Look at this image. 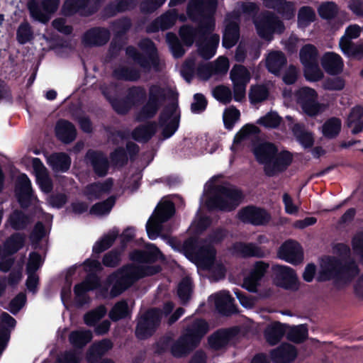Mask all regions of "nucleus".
<instances>
[{
    "label": "nucleus",
    "mask_w": 363,
    "mask_h": 363,
    "mask_svg": "<svg viewBox=\"0 0 363 363\" xmlns=\"http://www.w3.org/2000/svg\"><path fill=\"white\" fill-rule=\"evenodd\" d=\"M160 255V251L153 245H148L145 252H133L130 255L133 264L110 277L109 282L113 285L111 295L113 296L118 295L140 278L159 272L160 267L149 266L147 264L157 259Z\"/></svg>",
    "instance_id": "nucleus-1"
},
{
    "label": "nucleus",
    "mask_w": 363,
    "mask_h": 363,
    "mask_svg": "<svg viewBox=\"0 0 363 363\" xmlns=\"http://www.w3.org/2000/svg\"><path fill=\"white\" fill-rule=\"evenodd\" d=\"M225 235L223 230H217L208 239L201 241L194 249L196 264L201 268L208 269L216 280L224 277L225 269L222 263L215 259L213 245L221 241Z\"/></svg>",
    "instance_id": "nucleus-2"
},
{
    "label": "nucleus",
    "mask_w": 363,
    "mask_h": 363,
    "mask_svg": "<svg viewBox=\"0 0 363 363\" xmlns=\"http://www.w3.org/2000/svg\"><path fill=\"white\" fill-rule=\"evenodd\" d=\"M216 178H212L205 185V193L203 200L208 199L206 204L209 208H218L223 211H231L236 208L242 201V194L234 186H216L214 181Z\"/></svg>",
    "instance_id": "nucleus-3"
},
{
    "label": "nucleus",
    "mask_w": 363,
    "mask_h": 363,
    "mask_svg": "<svg viewBox=\"0 0 363 363\" xmlns=\"http://www.w3.org/2000/svg\"><path fill=\"white\" fill-rule=\"evenodd\" d=\"M253 152L257 160L264 165L269 176H273L284 170L291 162L292 157L289 152L277 153V149L271 143H264L256 145Z\"/></svg>",
    "instance_id": "nucleus-4"
},
{
    "label": "nucleus",
    "mask_w": 363,
    "mask_h": 363,
    "mask_svg": "<svg viewBox=\"0 0 363 363\" xmlns=\"http://www.w3.org/2000/svg\"><path fill=\"white\" fill-rule=\"evenodd\" d=\"M208 330V325L204 320L194 321L185 330L179 340L174 344L172 347V354L177 357L186 354L198 345Z\"/></svg>",
    "instance_id": "nucleus-5"
},
{
    "label": "nucleus",
    "mask_w": 363,
    "mask_h": 363,
    "mask_svg": "<svg viewBox=\"0 0 363 363\" xmlns=\"http://www.w3.org/2000/svg\"><path fill=\"white\" fill-rule=\"evenodd\" d=\"M174 213V207L172 202L162 201L158 204L146 225L147 233L150 239L154 240L158 237L162 223L169 219Z\"/></svg>",
    "instance_id": "nucleus-6"
},
{
    "label": "nucleus",
    "mask_w": 363,
    "mask_h": 363,
    "mask_svg": "<svg viewBox=\"0 0 363 363\" xmlns=\"http://www.w3.org/2000/svg\"><path fill=\"white\" fill-rule=\"evenodd\" d=\"M357 272L354 264L351 267H342L338 259L332 257L322 259L319 271V279L327 280L344 274L354 275Z\"/></svg>",
    "instance_id": "nucleus-7"
},
{
    "label": "nucleus",
    "mask_w": 363,
    "mask_h": 363,
    "mask_svg": "<svg viewBox=\"0 0 363 363\" xmlns=\"http://www.w3.org/2000/svg\"><path fill=\"white\" fill-rule=\"evenodd\" d=\"M296 101L301 106L303 111L308 116H315L323 109V106L318 103L316 91L309 87L300 89L296 94Z\"/></svg>",
    "instance_id": "nucleus-8"
},
{
    "label": "nucleus",
    "mask_w": 363,
    "mask_h": 363,
    "mask_svg": "<svg viewBox=\"0 0 363 363\" xmlns=\"http://www.w3.org/2000/svg\"><path fill=\"white\" fill-rule=\"evenodd\" d=\"M162 317L161 313L156 309L147 311L138 321L136 335L140 339L150 336L155 330Z\"/></svg>",
    "instance_id": "nucleus-9"
},
{
    "label": "nucleus",
    "mask_w": 363,
    "mask_h": 363,
    "mask_svg": "<svg viewBox=\"0 0 363 363\" xmlns=\"http://www.w3.org/2000/svg\"><path fill=\"white\" fill-rule=\"evenodd\" d=\"M58 4V0H44L41 4L35 0H30L28 2V9L33 18L45 23L50 19L51 13L57 10Z\"/></svg>",
    "instance_id": "nucleus-10"
},
{
    "label": "nucleus",
    "mask_w": 363,
    "mask_h": 363,
    "mask_svg": "<svg viewBox=\"0 0 363 363\" xmlns=\"http://www.w3.org/2000/svg\"><path fill=\"white\" fill-rule=\"evenodd\" d=\"M230 78L234 85V98L240 101L245 95V86L250 82V74L248 70L241 66H235L230 72Z\"/></svg>",
    "instance_id": "nucleus-11"
},
{
    "label": "nucleus",
    "mask_w": 363,
    "mask_h": 363,
    "mask_svg": "<svg viewBox=\"0 0 363 363\" xmlns=\"http://www.w3.org/2000/svg\"><path fill=\"white\" fill-rule=\"evenodd\" d=\"M179 113L176 104L171 105L165 109L160 117V126L164 138H168L177 130L179 126Z\"/></svg>",
    "instance_id": "nucleus-12"
},
{
    "label": "nucleus",
    "mask_w": 363,
    "mask_h": 363,
    "mask_svg": "<svg viewBox=\"0 0 363 363\" xmlns=\"http://www.w3.org/2000/svg\"><path fill=\"white\" fill-rule=\"evenodd\" d=\"M269 267L268 264L259 261L250 268L249 273L244 278L242 286L250 292H256L260 280L264 277Z\"/></svg>",
    "instance_id": "nucleus-13"
},
{
    "label": "nucleus",
    "mask_w": 363,
    "mask_h": 363,
    "mask_svg": "<svg viewBox=\"0 0 363 363\" xmlns=\"http://www.w3.org/2000/svg\"><path fill=\"white\" fill-rule=\"evenodd\" d=\"M258 34L268 40L272 39L274 33H281L284 30L282 23L273 16H263L259 21H255Z\"/></svg>",
    "instance_id": "nucleus-14"
},
{
    "label": "nucleus",
    "mask_w": 363,
    "mask_h": 363,
    "mask_svg": "<svg viewBox=\"0 0 363 363\" xmlns=\"http://www.w3.org/2000/svg\"><path fill=\"white\" fill-rule=\"evenodd\" d=\"M273 271L277 285L287 289L298 288L297 276L291 268L287 266L274 265Z\"/></svg>",
    "instance_id": "nucleus-15"
},
{
    "label": "nucleus",
    "mask_w": 363,
    "mask_h": 363,
    "mask_svg": "<svg viewBox=\"0 0 363 363\" xmlns=\"http://www.w3.org/2000/svg\"><path fill=\"white\" fill-rule=\"evenodd\" d=\"M278 257L289 263L297 264L303 261V250L298 242L289 240L280 247Z\"/></svg>",
    "instance_id": "nucleus-16"
},
{
    "label": "nucleus",
    "mask_w": 363,
    "mask_h": 363,
    "mask_svg": "<svg viewBox=\"0 0 363 363\" xmlns=\"http://www.w3.org/2000/svg\"><path fill=\"white\" fill-rule=\"evenodd\" d=\"M239 218L243 222L261 225L269 221V215L264 210L253 206L247 207L238 213Z\"/></svg>",
    "instance_id": "nucleus-17"
},
{
    "label": "nucleus",
    "mask_w": 363,
    "mask_h": 363,
    "mask_svg": "<svg viewBox=\"0 0 363 363\" xmlns=\"http://www.w3.org/2000/svg\"><path fill=\"white\" fill-rule=\"evenodd\" d=\"M163 96V91L160 87L152 86L150 90V100L139 113L138 119L143 120L154 116L157 110L158 103Z\"/></svg>",
    "instance_id": "nucleus-18"
},
{
    "label": "nucleus",
    "mask_w": 363,
    "mask_h": 363,
    "mask_svg": "<svg viewBox=\"0 0 363 363\" xmlns=\"http://www.w3.org/2000/svg\"><path fill=\"white\" fill-rule=\"evenodd\" d=\"M33 168L36 177V182L41 190L48 193L52 190V185L47 169L38 158L32 160Z\"/></svg>",
    "instance_id": "nucleus-19"
},
{
    "label": "nucleus",
    "mask_w": 363,
    "mask_h": 363,
    "mask_svg": "<svg viewBox=\"0 0 363 363\" xmlns=\"http://www.w3.org/2000/svg\"><path fill=\"white\" fill-rule=\"evenodd\" d=\"M321 65L325 72L330 74L340 73L344 67L342 57L334 52H326L321 57Z\"/></svg>",
    "instance_id": "nucleus-20"
},
{
    "label": "nucleus",
    "mask_w": 363,
    "mask_h": 363,
    "mask_svg": "<svg viewBox=\"0 0 363 363\" xmlns=\"http://www.w3.org/2000/svg\"><path fill=\"white\" fill-rule=\"evenodd\" d=\"M145 91L139 87H134L129 91L128 102L121 101H111L113 108L119 113H125L130 107V105L145 96Z\"/></svg>",
    "instance_id": "nucleus-21"
},
{
    "label": "nucleus",
    "mask_w": 363,
    "mask_h": 363,
    "mask_svg": "<svg viewBox=\"0 0 363 363\" xmlns=\"http://www.w3.org/2000/svg\"><path fill=\"white\" fill-rule=\"evenodd\" d=\"M113 186V182L111 179L104 183L93 184L86 186L84 190V195L89 200H95L108 194Z\"/></svg>",
    "instance_id": "nucleus-22"
},
{
    "label": "nucleus",
    "mask_w": 363,
    "mask_h": 363,
    "mask_svg": "<svg viewBox=\"0 0 363 363\" xmlns=\"http://www.w3.org/2000/svg\"><path fill=\"white\" fill-rule=\"evenodd\" d=\"M16 193L22 206H26L27 200L31 198V183L27 175L22 174L18 177Z\"/></svg>",
    "instance_id": "nucleus-23"
},
{
    "label": "nucleus",
    "mask_w": 363,
    "mask_h": 363,
    "mask_svg": "<svg viewBox=\"0 0 363 363\" xmlns=\"http://www.w3.org/2000/svg\"><path fill=\"white\" fill-rule=\"evenodd\" d=\"M297 355L295 347L289 344H283L272 353V359L277 363H289Z\"/></svg>",
    "instance_id": "nucleus-24"
},
{
    "label": "nucleus",
    "mask_w": 363,
    "mask_h": 363,
    "mask_svg": "<svg viewBox=\"0 0 363 363\" xmlns=\"http://www.w3.org/2000/svg\"><path fill=\"white\" fill-rule=\"evenodd\" d=\"M56 136L65 143L73 141L76 137V130L73 125L65 120L59 121L55 126Z\"/></svg>",
    "instance_id": "nucleus-25"
},
{
    "label": "nucleus",
    "mask_w": 363,
    "mask_h": 363,
    "mask_svg": "<svg viewBox=\"0 0 363 363\" xmlns=\"http://www.w3.org/2000/svg\"><path fill=\"white\" fill-rule=\"evenodd\" d=\"M213 301L216 308L223 313L228 314L233 311V298L227 291H220L213 294L209 298Z\"/></svg>",
    "instance_id": "nucleus-26"
},
{
    "label": "nucleus",
    "mask_w": 363,
    "mask_h": 363,
    "mask_svg": "<svg viewBox=\"0 0 363 363\" xmlns=\"http://www.w3.org/2000/svg\"><path fill=\"white\" fill-rule=\"evenodd\" d=\"M339 45L342 52L348 57L357 60L363 58V41L353 44L346 38H343L340 40Z\"/></svg>",
    "instance_id": "nucleus-27"
},
{
    "label": "nucleus",
    "mask_w": 363,
    "mask_h": 363,
    "mask_svg": "<svg viewBox=\"0 0 363 363\" xmlns=\"http://www.w3.org/2000/svg\"><path fill=\"white\" fill-rule=\"evenodd\" d=\"M287 326L278 322L271 323L264 331V337L271 345H275L286 331Z\"/></svg>",
    "instance_id": "nucleus-28"
},
{
    "label": "nucleus",
    "mask_w": 363,
    "mask_h": 363,
    "mask_svg": "<svg viewBox=\"0 0 363 363\" xmlns=\"http://www.w3.org/2000/svg\"><path fill=\"white\" fill-rule=\"evenodd\" d=\"M87 160L91 162L93 168L99 176H104L108 170V162L103 154L96 152H89L86 155Z\"/></svg>",
    "instance_id": "nucleus-29"
},
{
    "label": "nucleus",
    "mask_w": 363,
    "mask_h": 363,
    "mask_svg": "<svg viewBox=\"0 0 363 363\" xmlns=\"http://www.w3.org/2000/svg\"><path fill=\"white\" fill-rule=\"evenodd\" d=\"M48 164L54 171H67L71 164L70 158L65 153H55L47 157Z\"/></svg>",
    "instance_id": "nucleus-30"
},
{
    "label": "nucleus",
    "mask_w": 363,
    "mask_h": 363,
    "mask_svg": "<svg viewBox=\"0 0 363 363\" xmlns=\"http://www.w3.org/2000/svg\"><path fill=\"white\" fill-rule=\"evenodd\" d=\"M233 335V330H222L213 333L208 339L211 347L218 350L225 347L231 340Z\"/></svg>",
    "instance_id": "nucleus-31"
},
{
    "label": "nucleus",
    "mask_w": 363,
    "mask_h": 363,
    "mask_svg": "<svg viewBox=\"0 0 363 363\" xmlns=\"http://www.w3.org/2000/svg\"><path fill=\"white\" fill-rule=\"evenodd\" d=\"M239 38L238 27L236 22L226 23L223 45L226 48H230L235 45Z\"/></svg>",
    "instance_id": "nucleus-32"
},
{
    "label": "nucleus",
    "mask_w": 363,
    "mask_h": 363,
    "mask_svg": "<svg viewBox=\"0 0 363 363\" xmlns=\"http://www.w3.org/2000/svg\"><path fill=\"white\" fill-rule=\"evenodd\" d=\"M264 2L266 6L276 9L286 19L294 16L295 9L290 3L284 2L282 0H264Z\"/></svg>",
    "instance_id": "nucleus-33"
},
{
    "label": "nucleus",
    "mask_w": 363,
    "mask_h": 363,
    "mask_svg": "<svg viewBox=\"0 0 363 363\" xmlns=\"http://www.w3.org/2000/svg\"><path fill=\"white\" fill-rule=\"evenodd\" d=\"M286 60L281 52H272L267 57V67L269 72L275 74H278L281 67L286 64Z\"/></svg>",
    "instance_id": "nucleus-34"
},
{
    "label": "nucleus",
    "mask_w": 363,
    "mask_h": 363,
    "mask_svg": "<svg viewBox=\"0 0 363 363\" xmlns=\"http://www.w3.org/2000/svg\"><path fill=\"white\" fill-rule=\"evenodd\" d=\"M363 108L360 106L352 109L347 119V125L353 133L363 131Z\"/></svg>",
    "instance_id": "nucleus-35"
},
{
    "label": "nucleus",
    "mask_w": 363,
    "mask_h": 363,
    "mask_svg": "<svg viewBox=\"0 0 363 363\" xmlns=\"http://www.w3.org/2000/svg\"><path fill=\"white\" fill-rule=\"evenodd\" d=\"M108 39V33L106 30L93 29L87 32L84 37V41L87 45H101Z\"/></svg>",
    "instance_id": "nucleus-36"
},
{
    "label": "nucleus",
    "mask_w": 363,
    "mask_h": 363,
    "mask_svg": "<svg viewBox=\"0 0 363 363\" xmlns=\"http://www.w3.org/2000/svg\"><path fill=\"white\" fill-rule=\"evenodd\" d=\"M235 251L243 256L264 257L266 252L255 244L237 243L234 246Z\"/></svg>",
    "instance_id": "nucleus-37"
},
{
    "label": "nucleus",
    "mask_w": 363,
    "mask_h": 363,
    "mask_svg": "<svg viewBox=\"0 0 363 363\" xmlns=\"http://www.w3.org/2000/svg\"><path fill=\"white\" fill-rule=\"evenodd\" d=\"M299 57L300 60L304 67L316 62L318 51L314 45L307 44L303 46L300 50Z\"/></svg>",
    "instance_id": "nucleus-38"
},
{
    "label": "nucleus",
    "mask_w": 363,
    "mask_h": 363,
    "mask_svg": "<svg viewBox=\"0 0 363 363\" xmlns=\"http://www.w3.org/2000/svg\"><path fill=\"white\" fill-rule=\"evenodd\" d=\"M259 133V129L254 125H246L243 126L235 135L234 145L241 143L244 141L252 140Z\"/></svg>",
    "instance_id": "nucleus-39"
},
{
    "label": "nucleus",
    "mask_w": 363,
    "mask_h": 363,
    "mask_svg": "<svg viewBox=\"0 0 363 363\" xmlns=\"http://www.w3.org/2000/svg\"><path fill=\"white\" fill-rule=\"evenodd\" d=\"M341 129V121L336 118H332L328 120L323 125V134L329 138L335 137L338 135Z\"/></svg>",
    "instance_id": "nucleus-40"
},
{
    "label": "nucleus",
    "mask_w": 363,
    "mask_h": 363,
    "mask_svg": "<svg viewBox=\"0 0 363 363\" xmlns=\"http://www.w3.org/2000/svg\"><path fill=\"white\" fill-rule=\"evenodd\" d=\"M218 43L219 36L218 35H212L208 43L202 45L199 47V52L201 56L206 59L214 56Z\"/></svg>",
    "instance_id": "nucleus-41"
},
{
    "label": "nucleus",
    "mask_w": 363,
    "mask_h": 363,
    "mask_svg": "<svg viewBox=\"0 0 363 363\" xmlns=\"http://www.w3.org/2000/svg\"><path fill=\"white\" fill-rule=\"evenodd\" d=\"M115 203L113 197H110L104 202L94 204L90 209V213L94 216H100L108 214Z\"/></svg>",
    "instance_id": "nucleus-42"
},
{
    "label": "nucleus",
    "mask_w": 363,
    "mask_h": 363,
    "mask_svg": "<svg viewBox=\"0 0 363 363\" xmlns=\"http://www.w3.org/2000/svg\"><path fill=\"white\" fill-rule=\"evenodd\" d=\"M257 124L267 128H275L281 123V118L276 112H269L257 120Z\"/></svg>",
    "instance_id": "nucleus-43"
},
{
    "label": "nucleus",
    "mask_w": 363,
    "mask_h": 363,
    "mask_svg": "<svg viewBox=\"0 0 363 363\" xmlns=\"http://www.w3.org/2000/svg\"><path fill=\"white\" fill-rule=\"evenodd\" d=\"M118 231L113 230L107 235L104 236L101 240L98 241L93 247V250L96 253H100L108 248L116 238Z\"/></svg>",
    "instance_id": "nucleus-44"
},
{
    "label": "nucleus",
    "mask_w": 363,
    "mask_h": 363,
    "mask_svg": "<svg viewBox=\"0 0 363 363\" xmlns=\"http://www.w3.org/2000/svg\"><path fill=\"white\" fill-rule=\"evenodd\" d=\"M304 76L309 82H318L323 78V72L316 62L304 66Z\"/></svg>",
    "instance_id": "nucleus-45"
},
{
    "label": "nucleus",
    "mask_w": 363,
    "mask_h": 363,
    "mask_svg": "<svg viewBox=\"0 0 363 363\" xmlns=\"http://www.w3.org/2000/svg\"><path fill=\"white\" fill-rule=\"evenodd\" d=\"M91 339V333L87 330L72 332L69 336L72 344L77 347H82L88 343Z\"/></svg>",
    "instance_id": "nucleus-46"
},
{
    "label": "nucleus",
    "mask_w": 363,
    "mask_h": 363,
    "mask_svg": "<svg viewBox=\"0 0 363 363\" xmlns=\"http://www.w3.org/2000/svg\"><path fill=\"white\" fill-rule=\"evenodd\" d=\"M288 338L295 342H300L308 336V329L304 325L294 326L290 328L287 334Z\"/></svg>",
    "instance_id": "nucleus-47"
},
{
    "label": "nucleus",
    "mask_w": 363,
    "mask_h": 363,
    "mask_svg": "<svg viewBox=\"0 0 363 363\" xmlns=\"http://www.w3.org/2000/svg\"><path fill=\"white\" fill-rule=\"evenodd\" d=\"M318 11L321 18L330 19L335 17L337 12V5L331 1L322 4L318 9Z\"/></svg>",
    "instance_id": "nucleus-48"
},
{
    "label": "nucleus",
    "mask_w": 363,
    "mask_h": 363,
    "mask_svg": "<svg viewBox=\"0 0 363 363\" xmlns=\"http://www.w3.org/2000/svg\"><path fill=\"white\" fill-rule=\"evenodd\" d=\"M155 125H147L135 129L133 133V138L138 141H145L151 138L155 132Z\"/></svg>",
    "instance_id": "nucleus-49"
},
{
    "label": "nucleus",
    "mask_w": 363,
    "mask_h": 363,
    "mask_svg": "<svg viewBox=\"0 0 363 363\" xmlns=\"http://www.w3.org/2000/svg\"><path fill=\"white\" fill-rule=\"evenodd\" d=\"M97 285V278L94 276H89L84 282L75 286V294L77 296H82L85 292L96 288Z\"/></svg>",
    "instance_id": "nucleus-50"
},
{
    "label": "nucleus",
    "mask_w": 363,
    "mask_h": 363,
    "mask_svg": "<svg viewBox=\"0 0 363 363\" xmlns=\"http://www.w3.org/2000/svg\"><path fill=\"white\" fill-rule=\"evenodd\" d=\"M223 118L225 128L231 129L240 118V111L234 107H230L225 109Z\"/></svg>",
    "instance_id": "nucleus-51"
},
{
    "label": "nucleus",
    "mask_w": 363,
    "mask_h": 363,
    "mask_svg": "<svg viewBox=\"0 0 363 363\" xmlns=\"http://www.w3.org/2000/svg\"><path fill=\"white\" fill-rule=\"evenodd\" d=\"M314 11L309 7L302 8L298 13V22L301 28L307 26L315 20Z\"/></svg>",
    "instance_id": "nucleus-52"
},
{
    "label": "nucleus",
    "mask_w": 363,
    "mask_h": 363,
    "mask_svg": "<svg viewBox=\"0 0 363 363\" xmlns=\"http://www.w3.org/2000/svg\"><path fill=\"white\" fill-rule=\"evenodd\" d=\"M106 313V308L104 306H99L96 310L92 311L84 315V322L87 325H94L97 321L103 318Z\"/></svg>",
    "instance_id": "nucleus-53"
},
{
    "label": "nucleus",
    "mask_w": 363,
    "mask_h": 363,
    "mask_svg": "<svg viewBox=\"0 0 363 363\" xmlns=\"http://www.w3.org/2000/svg\"><path fill=\"white\" fill-rule=\"evenodd\" d=\"M128 314V305L125 301L118 302L115 305L109 313L110 318L113 320H117L125 318Z\"/></svg>",
    "instance_id": "nucleus-54"
},
{
    "label": "nucleus",
    "mask_w": 363,
    "mask_h": 363,
    "mask_svg": "<svg viewBox=\"0 0 363 363\" xmlns=\"http://www.w3.org/2000/svg\"><path fill=\"white\" fill-rule=\"evenodd\" d=\"M191 280L188 277L183 279L179 284L177 293L179 298L183 302L186 301L190 297L191 291Z\"/></svg>",
    "instance_id": "nucleus-55"
},
{
    "label": "nucleus",
    "mask_w": 363,
    "mask_h": 363,
    "mask_svg": "<svg viewBox=\"0 0 363 363\" xmlns=\"http://www.w3.org/2000/svg\"><path fill=\"white\" fill-rule=\"evenodd\" d=\"M213 96L219 101L227 104L232 99L231 91L229 88L224 86H218L213 90Z\"/></svg>",
    "instance_id": "nucleus-56"
},
{
    "label": "nucleus",
    "mask_w": 363,
    "mask_h": 363,
    "mask_svg": "<svg viewBox=\"0 0 363 363\" xmlns=\"http://www.w3.org/2000/svg\"><path fill=\"white\" fill-rule=\"evenodd\" d=\"M23 244V238L20 235H14L9 240L6 241L4 252L13 253L22 247Z\"/></svg>",
    "instance_id": "nucleus-57"
},
{
    "label": "nucleus",
    "mask_w": 363,
    "mask_h": 363,
    "mask_svg": "<svg viewBox=\"0 0 363 363\" xmlns=\"http://www.w3.org/2000/svg\"><path fill=\"white\" fill-rule=\"evenodd\" d=\"M167 40L171 48L172 54L175 57H179L183 55L184 50L175 35L172 33H167Z\"/></svg>",
    "instance_id": "nucleus-58"
},
{
    "label": "nucleus",
    "mask_w": 363,
    "mask_h": 363,
    "mask_svg": "<svg viewBox=\"0 0 363 363\" xmlns=\"http://www.w3.org/2000/svg\"><path fill=\"white\" fill-rule=\"evenodd\" d=\"M177 19V16L175 12L169 13L161 16L157 21L158 28L166 30L172 26Z\"/></svg>",
    "instance_id": "nucleus-59"
},
{
    "label": "nucleus",
    "mask_w": 363,
    "mask_h": 363,
    "mask_svg": "<svg viewBox=\"0 0 363 363\" xmlns=\"http://www.w3.org/2000/svg\"><path fill=\"white\" fill-rule=\"evenodd\" d=\"M352 250L354 255L363 262V230L353 238Z\"/></svg>",
    "instance_id": "nucleus-60"
},
{
    "label": "nucleus",
    "mask_w": 363,
    "mask_h": 363,
    "mask_svg": "<svg viewBox=\"0 0 363 363\" xmlns=\"http://www.w3.org/2000/svg\"><path fill=\"white\" fill-rule=\"evenodd\" d=\"M268 91L265 86H257L251 89L250 98L252 102L257 103L267 99Z\"/></svg>",
    "instance_id": "nucleus-61"
},
{
    "label": "nucleus",
    "mask_w": 363,
    "mask_h": 363,
    "mask_svg": "<svg viewBox=\"0 0 363 363\" xmlns=\"http://www.w3.org/2000/svg\"><path fill=\"white\" fill-rule=\"evenodd\" d=\"M298 128V126L296 125L293 130L296 137L304 147H311L313 143V139L311 134L310 133L298 130L296 129Z\"/></svg>",
    "instance_id": "nucleus-62"
},
{
    "label": "nucleus",
    "mask_w": 363,
    "mask_h": 363,
    "mask_svg": "<svg viewBox=\"0 0 363 363\" xmlns=\"http://www.w3.org/2000/svg\"><path fill=\"white\" fill-rule=\"evenodd\" d=\"M31 35L30 28L28 23H23L19 26L17 37L21 43L23 44L30 40Z\"/></svg>",
    "instance_id": "nucleus-63"
},
{
    "label": "nucleus",
    "mask_w": 363,
    "mask_h": 363,
    "mask_svg": "<svg viewBox=\"0 0 363 363\" xmlns=\"http://www.w3.org/2000/svg\"><path fill=\"white\" fill-rule=\"evenodd\" d=\"M229 69V62L227 58L220 57L215 62L213 66V72L216 74H225Z\"/></svg>",
    "instance_id": "nucleus-64"
}]
</instances>
